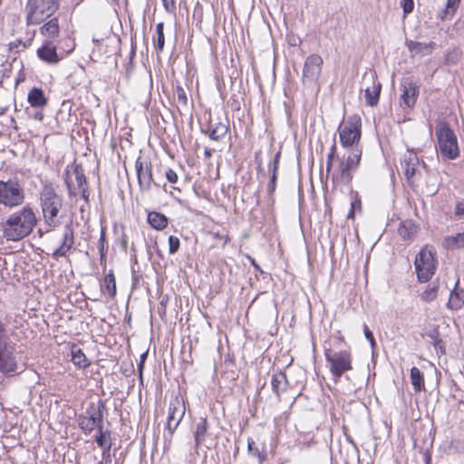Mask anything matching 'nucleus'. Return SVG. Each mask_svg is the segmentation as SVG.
Here are the masks:
<instances>
[{
  "mask_svg": "<svg viewBox=\"0 0 464 464\" xmlns=\"http://www.w3.org/2000/svg\"><path fill=\"white\" fill-rule=\"evenodd\" d=\"M73 173H74L75 179H76L77 186H78L79 189L88 188L87 179L84 175L82 168L79 165H76L73 169Z\"/></svg>",
  "mask_w": 464,
  "mask_h": 464,
  "instance_id": "36",
  "label": "nucleus"
},
{
  "mask_svg": "<svg viewBox=\"0 0 464 464\" xmlns=\"http://www.w3.org/2000/svg\"><path fill=\"white\" fill-rule=\"evenodd\" d=\"M227 67V75L230 79H237L239 76V71L237 70V64L239 60H225Z\"/></svg>",
  "mask_w": 464,
  "mask_h": 464,
  "instance_id": "37",
  "label": "nucleus"
},
{
  "mask_svg": "<svg viewBox=\"0 0 464 464\" xmlns=\"http://www.w3.org/2000/svg\"><path fill=\"white\" fill-rule=\"evenodd\" d=\"M25 199L24 187L16 180H0V204L9 208L21 206Z\"/></svg>",
  "mask_w": 464,
  "mask_h": 464,
  "instance_id": "4",
  "label": "nucleus"
},
{
  "mask_svg": "<svg viewBox=\"0 0 464 464\" xmlns=\"http://www.w3.org/2000/svg\"><path fill=\"white\" fill-rule=\"evenodd\" d=\"M416 232V227L411 222L405 221L400 224L398 233L403 239H409Z\"/></svg>",
  "mask_w": 464,
  "mask_h": 464,
  "instance_id": "34",
  "label": "nucleus"
},
{
  "mask_svg": "<svg viewBox=\"0 0 464 464\" xmlns=\"http://www.w3.org/2000/svg\"><path fill=\"white\" fill-rule=\"evenodd\" d=\"M169 253L171 255L176 254L180 246V240L176 236H169L168 239Z\"/></svg>",
  "mask_w": 464,
  "mask_h": 464,
  "instance_id": "41",
  "label": "nucleus"
},
{
  "mask_svg": "<svg viewBox=\"0 0 464 464\" xmlns=\"http://www.w3.org/2000/svg\"><path fill=\"white\" fill-rule=\"evenodd\" d=\"M201 131L208 135L210 140L219 141L227 135L228 126L222 122H218L214 127L209 126L208 130H201Z\"/></svg>",
  "mask_w": 464,
  "mask_h": 464,
  "instance_id": "20",
  "label": "nucleus"
},
{
  "mask_svg": "<svg viewBox=\"0 0 464 464\" xmlns=\"http://www.w3.org/2000/svg\"><path fill=\"white\" fill-rule=\"evenodd\" d=\"M401 5L403 8V12L405 14H408L412 12L414 7L413 0H402Z\"/></svg>",
  "mask_w": 464,
  "mask_h": 464,
  "instance_id": "51",
  "label": "nucleus"
},
{
  "mask_svg": "<svg viewBox=\"0 0 464 464\" xmlns=\"http://www.w3.org/2000/svg\"><path fill=\"white\" fill-rule=\"evenodd\" d=\"M436 136L440 152L443 157L449 160H454L459 157V150L457 137L448 124L439 125L436 130Z\"/></svg>",
  "mask_w": 464,
  "mask_h": 464,
  "instance_id": "6",
  "label": "nucleus"
},
{
  "mask_svg": "<svg viewBox=\"0 0 464 464\" xmlns=\"http://www.w3.org/2000/svg\"><path fill=\"white\" fill-rule=\"evenodd\" d=\"M459 4L460 0H447L445 7L439 13V17L441 20L451 18L455 14Z\"/></svg>",
  "mask_w": 464,
  "mask_h": 464,
  "instance_id": "27",
  "label": "nucleus"
},
{
  "mask_svg": "<svg viewBox=\"0 0 464 464\" xmlns=\"http://www.w3.org/2000/svg\"><path fill=\"white\" fill-rule=\"evenodd\" d=\"M59 8V0H28L25 7L28 24H39Z\"/></svg>",
  "mask_w": 464,
  "mask_h": 464,
  "instance_id": "3",
  "label": "nucleus"
},
{
  "mask_svg": "<svg viewBox=\"0 0 464 464\" xmlns=\"http://www.w3.org/2000/svg\"><path fill=\"white\" fill-rule=\"evenodd\" d=\"M154 47L157 51H162L165 44L164 23H158L156 25V34L153 37Z\"/></svg>",
  "mask_w": 464,
  "mask_h": 464,
  "instance_id": "29",
  "label": "nucleus"
},
{
  "mask_svg": "<svg viewBox=\"0 0 464 464\" xmlns=\"http://www.w3.org/2000/svg\"><path fill=\"white\" fill-rule=\"evenodd\" d=\"M459 282L455 284V287L451 290L447 307L451 310H459L464 306V289L458 287Z\"/></svg>",
  "mask_w": 464,
  "mask_h": 464,
  "instance_id": "16",
  "label": "nucleus"
},
{
  "mask_svg": "<svg viewBox=\"0 0 464 464\" xmlns=\"http://www.w3.org/2000/svg\"><path fill=\"white\" fill-rule=\"evenodd\" d=\"M361 118L353 115L347 121L339 127L340 140L343 147L353 146L361 138Z\"/></svg>",
  "mask_w": 464,
  "mask_h": 464,
  "instance_id": "8",
  "label": "nucleus"
},
{
  "mask_svg": "<svg viewBox=\"0 0 464 464\" xmlns=\"http://www.w3.org/2000/svg\"><path fill=\"white\" fill-rule=\"evenodd\" d=\"M363 332H364V335H365L366 339L370 342L372 349V362H373V365H374L375 364V361H374L375 339H374L372 332L369 329L368 325H366V324L363 325Z\"/></svg>",
  "mask_w": 464,
  "mask_h": 464,
  "instance_id": "43",
  "label": "nucleus"
},
{
  "mask_svg": "<svg viewBox=\"0 0 464 464\" xmlns=\"http://www.w3.org/2000/svg\"><path fill=\"white\" fill-rule=\"evenodd\" d=\"M438 285L432 283L430 285L427 289L421 294L420 297L425 302H431L437 297L438 294Z\"/></svg>",
  "mask_w": 464,
  "mask_h": 464,
  "instance_id": "38",
  "label": "nucleus"
},
{
  "mask_svg": "<svg viewBox=\"0 0 464 464\" xmlns=\"http://www.w3.org/2000/svg\"><path fill=\"white\" fill-rule=\"evenodd\" d=\"M185 414V404L178 398L170 401L169 405L167 429L170 434L173 435Z\"/></svg>",
  "mask_w": 464,
  "mask_h": 464,
  "instance_id": "13",
  "label": "nucleus"
},
{
  "mask_svg": "<svg viewBox=\"0 0 464 464\" xmlns=\"http://www.w3.org/2000/svg\"><path fill=\"white\" fill-rule=\"evenodd\" d=\"M25 73L24 72V64H21V70L18 73V76L15 80V86L19 85L20 83L24 82L25 81Z\"/></svg>",
  "mask_w": 464,
  "mask_h": 464,
  "instance_id": "54",
  "label": "nucleus"
},
{
  "mask_svg": "<svg viewBox=\"0 0 464 464\" xmlns=\"http://www.w3.org/2000/svg\"><path fill=\"white\" fill-rule=\"evenodd\" d=\"M435 46V43L430 42L426 43H419V42H411L409 44V49L412 53L413 55H429L431 53V50Z\"/></svg>",
  "mask_w": 464,
  "mask_h": 464,
  "instance_id": "24",
  "label": "nucleus"
},
{
  "mask_svg": "<svg viewBox=\"0 0 464 464\" xmlns=\"http://www.w3.org/2000/svg\"><path fill=\"white\" fill-rule=\"evenodd\" d=\"M277 176L271 175L270 180L267 184V192L272 196L276 190Z\"/></svg>",
  "mask_w": 464,
  "mask_h": 464,
  "instance_id": "52",
  "label": "nucleus"
},
{
  "mask_svg": "<svg viewBox=\"0 0 464 464\" xmlns=\"http://www.w3.org/2000/svg\"><path fill=\"white\" fill-rule=\"evenodd\" d=\"M160 305H161L162 309H160V311H159V313L162 316V314H165V305L163 304V302L160 303Z\"/></svg>",
  "mask_w": 464,
  "mask_h": 464,
  "instance_id": "63",
  "label": "nucleus"
},
{
  "mask_svg": "<svg viewBox=\"0 0 464 464\" xmlns=\"http://www.w3.org/2000/svg\"><path fill=\"white\" fill-rule=\"evenodd\" d=\"M403 169L405 176L411 184H413L422 176L423 172H426V167L424 164H420L416 153L410 151L405 156L403 161Z\"/></svg>",
  "mask_w": 464,
  "mask_h": 464,
  "instance_id": "12",
  "label": "nucleus"
},
{
  "mask_svg": "<svg viewBox=\"0 0 464 464\" xmlns=\"http://www.w3.org/2000/svg\"><path fill=\"white\" fill-rule=\"evenodd\" d=\"M287 385L288 381L286 375L282 371H278L272 375V391L277 397H280L281 393L286 390Z\"/></svg>",
  "mask_w": 464,
  "mask_h": 464,
  "instance_id": "17",
  "label": "nucleus"
},
{
  "mask_svg": "<svg viewBox=\"0 0 464 464\" xmlns=\"http://www.w3.org/2000/svg\"><path fill=\"white\" fill-rule=\"evenodd\" d=\"M175 95L177 96V99L179 102H180L182 105L186 106L188 103V98L185 90L181 86H177L175 90Z\"/></svg>",
  "mask_w": 464,
  "mask_h": 464,
  "instance_id": "44",
  "label": "nucleus"
},
{
  "mask_svg": "<svg viewBox=\"0 0 464 464\" xmlns=\"http://www.w3.org/2000/svg\"><path fill=\"white\" fill-rule=\"evenodd\" d=\"M335 151H336V147L335 145H333L331 147V150H330V152L327 156V162H326V169H325V171H326V175L328 176L331 172V169H332V165H333V160H334V157L335 155Z\"/></svg>",
  "mask_w": 464,
  "mask_h": 464,
  "instance_id": "45",
  "label": "nucleus"
},
{
  "mask_svg": "<svg viewBox=\"0 0 464 464\" xmlns=\"http://www.w3.org/2000/svg\"><path fill=\"white\" fill-rule=\"evenodd\" d=\"M363 99L365 103L371 107L377 105V85L372 82L371 86H365Z\"/></svg>",
  "mask_w": 464,
  "mask_h": 464,
  "instance_id": "28",
  "label": "nucleus"
},
{
  "mask_svg": "<svg viewBox=\"0 0 464 464\" xmlns=\"http://www.w3.org/2000/svg\"><path fill=\"white\" fill-rule=\"evenodd\" d=\"M411 381L415 392H420L424 387L423 375L415 366L411 369Z\"/></svg>",
  "mask_w": 464,
  "mask_h": 464,
  "instance_id": "32",
  "label": "nucleus"
},
{
  "mask_svg": "<svg viewBox=\"0 0 464 464\" xmlns=\"http://www.w3.org/2000/svg\"><path fill=\"white\" fill-rule=\"evenodd\" d=\"M102 287L106 289L111 297L116 295V281L111 270L105 276Z\"/></svg>",
  "mask_w": 464,
  "mask_h": 464,
  "instance_id": "33",
  "label": "nucleus"
},
{
  "mask_svg": "<svg viewBox=\"0 0 464 464\" xmlns=\"http://www.w3.org/2000/svg\"><path fill=\"white\" fill-rule=\"evenodd\" d=\"M323 60H305L303 76L308 79L316 78L321 72Z\"/></svg>",
  "mask_w": 464,
  "mask_h": 464,
  "instance_id": "18",
  "label": "nucleus"
},
{
  "mask_svg": "<svg viewBox=\"0 0 464 464\" xmlns=\"http://www.w3.org/2000/svg\"><path fill=\"white\" fill-rule=\"evenodd\" d=\"M12 70V63L5 60L0 63V84L3 82V79L8 78L10 76Z\"/></svg>",
  "mask_w": 464,
  "mask_h": 464,
  "instance_id": "40",
  "label": "nucleus"
},
{
  "mask_svg": "<svg viewBox=\"0 0 464 464\" xmlns=\"http://www.w3.org/2000/svg\"><path fill=\"white\" fill-rule=\"evenodd\" d=\"M286 40L288 44L294 48H296L301 44L300 37L293 34H287Z\"/></svg>",
  "mask_w": 464,
  "mask_h": 464,
  "instance_id": "47",
  "label": "nucleus"
},
{
  "mask_svg": "<svg viewBox=\"0 0 464 464\" xmlns=\"http://www.w3.org/2000/svg\"><path fill=\"white\" fill-rule=\"evenodd\" d=\"M135 169L141 191H150L152 184L160 186L153 179L151 163L149 160L139 157L135 162Z\"/></svg>",
  "mask_w": 464,
  "mask_h": 464,
  "instance_id": "10",
  "label": "nucleus"
},
{
  "mask_svg": "<svg viewBox=\"0 0 464 464\" xmlns=\"http://www.w3.org/2000/svg\"><path fill=\"white\" fill-rule=\"evenodd\" d=\"M247 450L252 456L257 457L260 463L266 459V454H263L259 451V450L256 447L255 441L251 438H248L247 440Z\"/></svg>",
  "mask_w": 464,
  "mask_h": 464,
  "instance_id": "39",
  "label": "nucleus"
},
{
  "mask_svg": "<svg viewBox=\"0 0 464 464\" xmlns=\"http://www.w3.org/2000/svg\"><path fill=\"white\" fill-rule=\"evenodd\" d=\"M81 192H82V198L86 201V202H89V191H88V188H82V189H80Z\"/></svg>",
  "mask_w": 464,
  "mask_h": 464,
  "instance_id": "57",
  "label": "nucleus"
},
{
  "mask_svg": "<svg viewBox=\"0 0 464 464\" xmlns=\"http://www.w3.org/2000/svg\"><path fill=\"white\" fill-rule=\"evenodd\" d=\"M208 431V421L206 418H200L196 423L194 439L196 448H198L206 440Z\"/></svg>",
  "mask_w": 464,
  "mask_h": 464,
  "instance_id": "22",
  "label": "nucleus"
},
{
  "mask_svg": "<svg viewBox=\"0 0 464 464\" xmlns=\"http://www.w3.org/2000/svg\"><path fill=\"white\" fill-rule=\"evenodd\" d=\"M147 355H148L147 352L140 355V361H142V362H145Z\"/></svg>",
  "mask_w": 464,
  "mask_h": 464,
  "instance_id": "64",
  "label": "nucleus"
},
{
  "mask_svg": "<svg viewBox=\"0 0 464 464\" xmlns=\"http://www.w3.org/2000/svg\"><path fill=\"white\" fill-rule=\"evenodd\" d=\"M40 205L45 224L52 231L61 225L58 213L63 207V198L55 191L52 184H45L40 192Z\"/></svg>",
  "mask_w": 464,
  "mask_h": 464,
  "instance_id": "2",
  "label": "nucleus"
},
{
  "mask_svg": "<svg viewBox=\"0 0 464 464\" xmlns=\"http://www.w3.org/2000/svg\"><path fill=\"white\" fill-rule=\"evenodd\" d=\"M4 326L0 322V372H13L16 371V361L14 355L6 350Z\"/></svg>",
  "mask_w": 464,
  "mask_h": 464,
  "instance_id": "14",
  "label": "nucleus"
},
{
  "mask_svg": "<svg viewBox=\"0 0 464 464\" xmlns=\"http://www.w3.org/2000/svg\"><path fill=\"white\" fill-rule=\"evenodd\" d=\"M38 57L41 59L44 58H59L56 48L48 44L44 45L37 50Z\"/></svg>",
  "mask_w": 464,
  "mask_h": 464,
  "instance_id": "35",
  "label": "nucleus"
},
{
  "mask_svg": "<svg viewBox=\"0 0 464 464\" xmlns=\"http://www.w3.org/2000/svg\"><path fill=\"white\" fill-rule=\"evenodd\" d=\"M106 409L103 401L99 400L97 407L92 403L84 414L78 416V425L85 433L90 434L93 430L103 428V412Z\"/></svg>",
  "mask_w": 464,
  "mask_h": 464,
  "instance_id": "5",
  "label": "nucleus"
},
{
  "mask_svg": "<svg viewBox=\"0 0 464 464\" xmlns=\"http://www.w3.org/2000/svg\"><path fill=\"white\" fill-rule=\"evenodd\" d=\"M252 264L253 266H255V268L256 270H258L260 273H263L262 269L260 268V266L255 262V260H252Z\"/></svg>",
  "mask_w": 464,
  "mask_h": 464,
  "instance_id": "62",
  "label": "nucleus"
},
{
  "mask_svg": "<svg viewBox=\"0 0 464 464\" xmlns=\"http://www.w3.org/2000/svg\"><path fill=\"white\" fill-rule=\"evenodd\" d=\"M340 169V175L336 178L333 177L334 181H338L343 184H349L352 180V175L350 172L351 168H349V163H344V161H342L339 166Z\"/></svg>",
  "mask_w": 464,
  "mask_h": 464,
  "instance_id": "31",
  "label": "nucleus"
},
{
  "mask_svg": "<svg viewBox=\"0 0 464 464\" xmlns=\"http://www.w3.org/2000/svg\"><path fill=\"white\" fill-rule=\"evenodd\" d=\"M360 155L353 154V156H349L346 161L344 163H349V168L352 169V167L359 162Z\"/></svg>",
  "mask_w": 464,
  "mask_h": 464,
  "instance_id": "53",
  "label": "nucleus"
},
{
  "mask_svg": "<svg viewBox=\"0 0 464 464\" xmlns=\"http://www.w3.org/2000/svg\"><path fill=\"white\" fill-rule=\"evenodd\" d=\"M143 364H144V362H142V361H140L138 365V371L140 372V377L142 376Z\"/></svg>",
  "mask_w": 464,
  "mask_h": 464,
  "instance_id": "61",
  "label": "nucleus"
},
{
  "mask_svg": "<svg viewBox=\"0 0 464 464\" xmlns=\"http://www.w3.org/2000/svg\"><path fill=\"white\" fill-rule=\"evenodd\" d=\"M325 358L330 363L332 373L336 378H340L346 371L351 369L350 356L346 352L327 350Z\"/></svg>",
  "mask_w": 464,
  "mask_h": 464,
  "instance_id": "9",
  "label": "nucleus"
},
{
  "mask_svg": "<svg viewBox=\"0 0 464 464\" xmlns=\"http://www.w3.org/2000/svg\"><path fill=\"white\" fill-rule=\"evenodd\" d=\"M278 165L279 164H275L273 162H270L269 164V170L272 172L271 175H275V176H277V169H278Z\"/></svg>",
  "mask_w": 464,
  "mask_h": 464,
  "instance_id": "56",
  "label": "nucleus"
},
{
  "mask_svg": "<svg viewBox=\"0 0 464 464\" xmlns=\"http://www.w3.org/2000/svg\"><path fill=\"white\" fill-rule=\"evenodd\" d=\"M444 246L447 249H459L464 247V232L458 233L455 236H449L444 238Z\"/></svg>",
  "mask_w": 464,
  "mask_h": 464,
  "instance_id": "26",
  "label": "nucleus"
},
{
  "mask_svg": "<svg viewBox=\"0 0 464 464\" xmlns=\"http://www.w3.org/2000/svg\"><path fill=\"white\" fill-rule=\"evenodd\" d=\"M147 221L151 227L160 231L167 227L169 224L168 218L164 214L157 211L149 212Z\"/></svg>",
  "mask_w": 464,
  "mask_h": 464,
  "instance_id": "19",
  "label": "nucleus"
},
{
  "mask_svg": "<svg viewBox=\"0 0 464 464\" xmlns=\"http://www.w3.org/2000/svg\"><path fill=\"white\" fill-rule=\"evenodd\" d=\"M27 101L32 107H44L48 101L41 88L34 87L28 93Z\"/></svg>",
  "mask_w": 464,
  "mask_h": 464,
  "instance_id": "21",
  "label": "nucleus"
},
{
  "mask_svg": "<svg viewBox=\"0 0 464 464\" xmlns=\"http://www.w3.org/2000/svg\"><path fill=\"white\" fill-rule=\"evenodd\" d=\"M25 48H26L25 44H24L21 41H16V42H14V43H10V44H9V54L8 55L19 54Z\"/></svg>",
  "mask_w": 464,
  "mask_h": 464,
  "instance_id": "42",
  "label": "nucleus"
},
{
  "mask_svg": "<svg viewBox=\"0 0 464 464\" xmlns=\"http://www.w3.org/2000/svg\"><path fill=\"white\" fill-rule=\"evenodd\" d=\"M99 250L101 254V258L105 256V231L102 229L100 239H99Z\"/></svg>",
  "mask_w": 464,
  "mask_h": 464,
  "instance_id": "48",
  "label": "nucleus"
},
{
  "mask_svg": "<svg viewBox=\"0 0 464 464\" xmlns=\"http://www.w3.org/2000/svg\"><path fill=\"white\" fill-rule=\"evenodd\" d=\"M99 433L95 436L97 445L103 450V452H109L111 448V431L104 430L103 428L98 430Z\"/></svg>",
  "mask_w": 464,
  "mask_h": 464,
  "instance_id": "25",
  "label": "nucleus"
},
{
  "mask_svg": "<svg viewBox=\"0 0 464 464\" xmlns=\"http://www.w3.org/2000/svg\"><path fill=\"white\" fill-rule=\"evenodd\" d=\"M41 33L47 37H54L59 33L58 19L53 18L41 27Z\"/></svg>",
  "mask_w": 464,
  "mask_h": 464,
  "instance_id": "30",
  "label": "nucleus"
},
{
  "mask_svg": "<svg viewBox=\"0 0 464 464\" xmlns=\"http://www.w3.org/2000/svg\"><path fill=\"white\" fill-rule=\"evenodd\" d=\"M165 177L167 179V180L170 183V184H175L178 182V179H179V177H178V174L177 172L172 169H168L165 172Z\"/></svg>",
  "mask_w": 464,
  "mask_h": 464,
  "instance_id": "46",
  "label": "nucleus"
},
{
  "mask_svg": "<svg viewBox=\"0 0 464 464\" xmlns=\"http://www.w3.org/2000/svg\"><path fill=\"white\" fill-rule=\"evenodd\" d=\"M401 106L411 109L416 104L420 93V87L411 77H405L401 83Z\"/></svg>",
  "mask_w": 464,
  "mask_h": 464,
  "instance_id": "11",
  "label": "nucleus"
},
{
  "mask_svg": "<svg viewBox=\"0 0 464 464\" xmlns=\"http://www.w3.org/2000/svg\"><path fill=\"white\" fill-rule=\"evenodd\" d=\"M74 244L73 228L72 223H67L63 227V241L61 246L53 253V258L65 256Z\"/></svg>",
  "mask_w": 464,
  "mask_h": 464,
  "instance_id": "15",
  "label": "nucleus"
},
{
  "mask_svg": "<svg viewBox=\"0 0 464 464\" xmlns=\"http://www.w3.org/2000/svg\"><path fill=\"white\" fill-rule=\"evenodd\" d=\"M454 215L459 218H464V200L457 202Z\"/></svg>",
  "mask_w": 464,
  "mask_h": 464,
  "instance_id": "49",
  "label": "nucleus"
},
{
  "mask_svg": "<svg viewBox=\"0 0 464 464\" xmlns=\"http://www.w3.org/2000/svg\"><path fill=\"white\" fill-rule=\"evenodd\" d=\"M162 1V5L164 6V9L168 12V13H174L175 10H176V5H175V1L174 0H161Z\"/></svg>",
  "mask_w": 464,
  "mask_h": 464,
  "instance_id": "50",
  "label": "nucleus"
},
{
  "mask_svg": "<svg viewBox=\"0 0 464 464\" xmlns=\"http://www.w3.org/2000/svg\"><path fill=\"white\" fill-rule=\"evenodd\" d=\"M213 151V150L206 148L204 150L205 159H210L212 157Z\"/></svg>",
  "mask_w": 464,
  "mask_h": 464,
  "instance_id": "58",
  "label": "nucleus"
},
{
  "mask_svg": "<svg viewBox=\"0 0 464 464\" xmlns=\"http://www.w3.org/2000/svg\"><path fill=\"white\" fill-rule=\"evenodd\" d=\"M415 270L420 282H428L436 270L434 254L427 247L420 249L414 261Z\"/></svg>",
  "mask_w": 464,
  "mask_h": 464,
  "instance_id": "7",
  "label": "nucleus"
},
{
  "mask_svg": "<svg viewBox=\"0 0 464 464\" xmlns=\"http://www.w3.org/2000/svg\"><path fill=\"white\" fill-rule=\"evenodd\" d=\"M72 361L73 364L80 369H86L90 366L91 362L86 357L82 350L76 345L72 348Z\"/></svg>",
  "mask_w": 464,
  "mask_h": 464,
  "instance_id": "23",
  "label": "nucleus"
},
{
  "mask_svg": "<svg viewBox=\"0 0 464 464\" xmlns=\"http://www.w3.org/2000/svg\"><path fill=\"white\" fill-rule=\"evenodd\" d=\"M428 192H430V195H435L438 192V188L434 185L428 186Z\"/></svg>",
  "mask_w": 464,
  "mask_h": 464,
  "instance_id": "59",
  "label": "nucleus"
},
{
  "mask_svg": "<svg viewBox=\"0 0 464 464\" xmlns=\"http://www.w3.org/2000/svg\"><path fill=\"white\" fill-rule=\"evenodd\" d=\"M37 223L33 208L24 206L21 210L13 213L3 224L4 236L7 240L18 241L27 237Z\"/></svg>",
  "mask_w": 464,
  "mask_h": 464,
  "instance_id": "1",
  "label": "nucleus"
},
{
  "mask_svg": "<svg viewBox=\"0 0 464 464\" xmlns=\"http://www.w3.org/2000/svg\"><path fill=\"white\" fill-rule=\"evenodd\" d=\"M65 183H66V186H67V188H68V193L69 195L72 197V196H75L76 193L75 191L72 190V185H71V182L69 180V172L66 173V178H65Z\"/></svg>",
  "mask_w": 464,
  "mask_h": 464,
  "instance_id": "55",
  "label": "nucleus"
},
{
  "mask_svg": "<svg viewBox=\"0 0 464 464\" xmlns=\"http://www.w3.org/2000/svg\"><path fill=\"white\" fill-rule=\"evenodd\" d=\"M279 159H280V152H277L275 157H274V160H273V163L275 164H279Z\"/></svg>",
  "mask_w": 464,
  "mask_h": 464,
  "instance_id": "60",
  "label": "nucleus"
}]
</instances>
